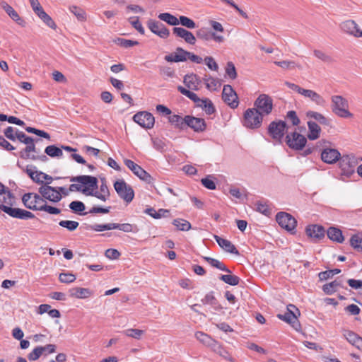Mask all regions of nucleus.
<instances>
[{
  "instance_id": "nucleus-1",
  "label": "nucleus",
  "mask_w": 362,
  "mask_h": 362,
  "mask_svg": "<svg viewBox=\"0 0 362 362\" xmlns=\"http://www.w3.org/2000/svg\"><path fill=\"white\" fill-rule=\"evenodd\" d=\"M69 180L74 182L69 185L71 192H82L86 196L95 197L103 202L109 200L110 197V192L105 180L102 181L99 191L96 190L98 188V181L95 177L78 175L71 177Z\"/></svg>"
},
{
  "instance_id": "nucleus-2",
  "label": "nucleus",
  "mask_w": 362,
  "mask_h": 362,
  "mask_svg": "<svg viewBox=\"0 0 362 362\" xmlns=\"http://www.w3.org/2000/svg\"><path fill=\"white\" fill-rule=\"evenodd\" d=\"M15 198L8 187H5L3 191L0 192V211H2L12 218L21 220H28L35 218V216L32 212L20 209L12 208Z\"/></svg>"
},
{
  "instance_id": "nucleus-3",
  "label": "nucleus",
  "mask_w": 362,
  "mask_h": 362,
  "mask_svg": "<svg viewBox=\"0 0 362 362\" xmlns=\"http://www.w3.org/2000/svg\"><path fill=\"white\" fill-rule=\"evenodd\" d=\"M264 116L260 113L258 110L252 108L247 109L243 118V125L250 129H259L262 124Z\"/></svg>"
},
{
  "instance_id": "nucleus-4",
  "label": "nucleus",
  "mask_w": 362,
  "mask_h": 362,
  "mask_svg": "<svg viewBox=\"0 0 362 362\" xmlns=\"http://www.w3.org/2000/svg\"><path fill=\"white\" fill-rule=\"evenodd\" d=\"M332 110L339 117L349 118L353 115L349 111L348 101L341 95H333L331 98Z\"/></svg>"
},
{
  "instance_id": "nucleus-5",
  "label": "nucleus",
  "mask_w": 362,
  "mask_h": 362,
  "mask_svg": "<svg viewBox=\"0 0 362 362\" xmlns=\"http://www.w3.org/2000/svg\"><path fill=\"white\" fill-rule=\"evenodd\" d=\"M341 175L346 177H350L355 172V168L358 164V160L354 155H344L339 160Z\"/></svg>"
},
{
  "instance_id": "nucleus-6",
  "label": "nucleus",
  "mask_w": 362,
  "mask_h": 362,
  "mask_svg": "<svg viewBox=\"0 0 362 362\" xmlns=\"http://www.w3.org/2000/svg\"><path fill=\"white\" fill-rule=\"evenodd\" d=\"M45 201L41 194L33 192L25 193L22 197L24 206L33 211H40Z\"/></svg>"
},
{
  "instance_id": "nucleus-7",
  "label": "nucleus",
  "mask_w": 362,
  "mask_h": 362,
  "mask_svg": "<svg viewBox=\"0 0 362 362\" xmlns=\"http://www.w3.org/2000/svg\"><path fill=\"white\" fill-rule=\"evenodd\" d=\"M254 108L258 110L264 117L269 115L273 109V100L267 94H260L254 103Z\"/></svg>"
},
{
  "instance_id": "nucleus-8",
  "label": "nucleus",
  "mask_w": 362,
  "mask_h": 362,
  "mask_svg": "<svg viewBox=\"0 0 362 362\" xmlns=\"http://www.w3.org/2000/svg\"><path fill=\"white\" fill-rule=\"evenodd\" d=\"M114 188L120 198L127 203L131 202L134 197L132 187L127 185L124 180H117L114 183Z\"/></svg>"
},
{
  "instance_id": "nucleus-9",
  "label": "nucleus",
  "mask_w": 362,
  "mask_h": 362,
  "mask_svg": "<svg viewBox=\"0 0 362 362\" xmlns=\"http://www.w3.org/2000/svg\"><path fill=\"white\" fill-rule=\"evenodd\" d=\"M286 143L290 148L300 151L305 146L307 139L300 133L294 132L286 135Z\"/></svg>"
},
{
  "instance_id": "nucleus-10",
  "label": "nucleus",
  "mask_w": 362,
  "mask_h": 362,
  "mask_svg": "<svg viewBox=\"0 0 362 362\" xmlns=\"http://www.w3.org/2000/svg\"><path fill=\"white\" fill-rule=\"evenodd\" d=\"M124 163L125 165L141 180L148 184L153 182V179L151 175L132 160L125 159Z\"/></svg>"
},
{
  "instance_id": "nucleus-11",
  "label": "nucleus",
  "mask_w": 362,
  "mask_h": 362,
  "mask_svg": "<svg viewBox=\"0 0 362 362\" xmlns=\"http://www.w3.org/2000/svg\"><path fill=\"white\" fill-rule=\"evenodd\" d=\"M288 126L284 121L272 122L268 127V132L274 139L281 141L285 132L287 131Z\"/></svg>"
},
{
  "instance_id": "nucleus-12",
  "label": "nucleus",
  "mask_w": 362,
  "mask_h": 362,
  "mask_svg": "<svg viewBox=\"0 0 362 362\" xmlns=\"http://www.w3.org/2000/svg\"><path fill=\"white\" fill-rule=\"evenodd\" d=\"M276 220L279 225L288 231L295 230L297 221L294 217L286 212H279L276 215Z\"/></svg>"
},
{
  "instance_id": "nucleus-13",
  "label": "nucleus",
  "mask_w": 362,
  "mask_h": 362,
  "mask_svg": "<svg viewBox=\"0 0 362 362\" xmlns=\"http://www.w3.org/2000/svg\"><path fill=\"white\" fill-rule=\"evenodd\" d=\"M133 120L139 126L145 129L153 128L155 119L153 115L150 112L143 111L135 114L133 117Z\"/></svg>"
},
{
  "instance_id": "nucleus-14",
  "label": "nucleus",
  "mask_w": 362,
  "mask_h": 362,
  "mask_svg": "<svg viewBox=\"0 0 362 362\" xmlns=\"http://www.w3.org/2000/svg\"><path fill=\"white\" fill-rule=\"evenodd\" d=\"M39 193L42 195L44 199L49 200L52 202H59L62 196L60 194V192L57 190L56 187H51L49 185H42L39 188Z\"/></svg>"
},
{
  "instance_id": "nucleus-15",
  "label": "nucleus",
  "mask_w": 362,
  "mask_h": 362,
  "mask_svg": "<svg viewBox=\"0 0 362 362\" xmlns=\"http://www.w3.org/2000/svg\"><path fill=\"white\" fill-rule=\"evenodd\" d=\"M26 173L28 176L36 183H43L46 181L45 185H49L53 181V178L47 174L36 170L35 166H28L26 168Z\"/></svg>"
},
{
  "instance_id": "nucleus-16",
  "label": "nucleus",
  "mask_w": 362,
  "mask_h": 362,
  "mask_svg": "<svg viewBox=\"0 0 362 362\" xmlns=\"http://www.w3.org/2000/svg\"><path fill=\"white\" fill-rule=\"evenodd\" d=\"M222 98L230 107L235 108L238 106L239 101L235 91L230 85H225L223 88Z\"/></svg>"
},
{
  "instance_id": "nucleus-17",
  "label": "nucleus",
  "mask_w": 362,
  "mask_h": 362,
  "mask_svg": "<svg viewBox=\"0 0 362 362\" xmlns=\"http://www.w3.org/2000/svg\"><path fill=\"white\" fill-rule=\"evenodd\" d=\"M296 313L300 314L298 309L294 305L290 304L287 306V312L284 314H279L277 317L280 320L292 325L296 329V325H298Z\"/></svg>"
},
{
  "instance_id": "nucleus-18",
  "label": "nucleus",
  "mask_w": 362,
  "mask_h": 362,
  "mask_svg": "<svg viewBox=\"0 0 362 362\" xmlns=\"http://www.w3.org/2000/svg\"><path fill=\"white\" fill-rule=\"evenodd\" d=\"M147 26L153 33L157 35L160 38L165 39L170 35L169 30L159 21L149 20L147 23Z\"/></svg>"
},
{
  "instance_id": "nucleus-19",
  "label": "nucleus",
  "mask_w": 362,
  "mask_h": 362,
  "mask_svg": "<svg viewBox=\"0 0 362 362\" xmlns=\"http://www.w3.org/2000/svg\"><path fill=\"white\" fill-rule=\"evenodd\" d=\"M341 153L336 148L325 147L321 152L322 160L327 164H334L339 160Z\"/></svg>"
},
{
  "instance_id": "nucleus-20",
  "label": "nucleus",
  "mask_w": 362,
  "mask_h": 362,
  "mask_svg": "<svg viewBox=\"0 0 362 362\" xmlns=\"http://www.w3.org/2000/svg\"><path fill=\"white\" fill-rule=\"evenodd\" d=\"M341 28L349 35L355 37H362V30L354 21L348 20L344 21L341 24Z\"/></svg>"
},
{
  "instance_id": "nucleus-21",
  "label": "nucleus",
  "mask_w": 362,
  "mask_h": 362,
  "mask_svg": "<svg viewBox=\"0 0 362 362\" xmlns=\"http://www.w3.org/2000/svg\"><path fill=\"white\" fill-rule=\"evenodd\" d=\"M197 37L204 41H210L211 40H214L216 42H223L224 41V37L223 35H220L216 34L214 32H211L209 29L206 28H202L197 31L196 33Z\"/></svg>"
},
{
  "instance_id": "nucleus-22",
  "label": "nucleus",
  "mask_w": 362,
  "mask_h": 362,
  "mask_svg": "<svg viewBox=\"0 0 362 362\" xmlns=\"http://www.w3.org/2000/svg\"><path fill=\"white\" fill-rule=\"evenodd\" d=\"M185 126L190 127L196 132H202L206 127V124L204 119L190 115L185 116Z\"/></svg>"
},
{
  "instance_id": "nucleus-23",
  "label": "nucleus",
  "mask_w": 362,
  "mask_h": 362,
  "mask_svg": "<svg viewBox=\"0 0 362 362\" xmlns=\"http://www.w3.org/2000/svg\"><path fill=\"white\" fill-rule=\"evenodd\" d=\"M301 95L305 98H308L311 102L320 107H325L327 103L326 100L321 95L311 89L304 88Z\"/></svg>"
},
{
  "instance_id": "nucleus-24",
  "label": "nucleus",
  "mask_w": 362,
  "mask_h": 362,
  "mask_svg": "<svg viewBox=\"0 0 362 362\" xmlns=\"http://www.w3.org/2000/svg\"><path fill=\"white\" fill-rule=\"evenodd\" d=\"M189 52L182 47H177L175 52L165 57V60L168 62H183L187 60Z\"/></svg>"
},
{
  "instance_id": "nucleus-25",
  "label": "nucleus",
  "mask_w": 362,
  "mask_h": 362,
  "mask_svg": "<svg viewBox=\"0 0 362 362\" xmlns=\"http://www.w3.org/2000/svg\"><path fill=\"white\" fill-rule=\"evenodd\" d=\"M173 33L176 37L183 39L187 44L194 45L196 42V37L194 34L183 28L174 27Z\"/></svg>"
},
{
  "instance_id": "nucleus-26",
  "label": "nucleus",
  "mask_w": 362,
  "mask_h": 362,
  "mask_svg": "<svg viewBox=\"0 0 362 362\" xmlns=\"http://www.w3.org/2000/svg\"><path fill=\"white\" fill-rule=\"evenodd\" d=\"M1 6L13 21L22 27L25 26V21L19 16L18 13L12 6L8 4L6 1H2L1 3Z\"/></svg>"
},
{
  "instance_id": "nucleus-27",
  "label": "nucleus",
  "mask_w": 362,
  "mask_h": 362,
  "mask_svg": "<svg viewBox=\"0 0 362 362\" xmlns=\"http://www.w3.org/2000/svg\"><path fill=\"white\" fill-rule=\"evenodd\" d=\"M214 239L218 245L226 252L238 255L239 252L236 249L235 246L228 240L222 238L218 235H214Z\"/></svg>"
},
{
  "instance_id": "nucleus-28",
  "label": "nucleus",
  "mask_w": 362,
  "mask_h": 362,
  "mask_svg": "<svg viewBox=\"0 0 362 362\" xmlns=\"http://www.w3.org/2000/svg\"><path fill=\"white\" fill-rule=\"evenodd\" d=\"M305 232L308 236L320 240L325 237V228L319 225H310L307 226Z\"/></svg>"
},
{
  "instance_id": "nucleus-29",
  "label": "nucleus",
  "mask_w": 362,
  "mask_h": 362,
  "mask_svg": "<svg viewBox=\"0 0 362 362\" xmlns=\"http://www.w3.org/2000/svg\"><path fill=\"white\" fill-rule=\"evenodd\" d=\"M70 296L78 299H85L93 295V291L87 288L74 287L69 290Z\"/></svg>"
},
{
  "instance_id": "nucleus-30",
  "label": "nucleus",
  "mask_w": 362,
  "mask_h": 362,
  "mask_svg": "<svg viewBox=\"0 0 362 362\" xmlns=\"http://www.w3.org/2000/svg\"><path fill=\"white\" fill-rule=\"evenodd\" d=\"M307 125L308 127V138L312 141L317 139L321 133V128L319 124L314 121L309 120Z\"/></svg>"
},
{
  "instance_id": "nucleus-31",
  "label": "nucleus",
  "mask_w": 362,
  "mask_h": 362,
  "mask_svg": "<svg viewBox=\"0 0 362 362\" xmlns=\"http://www.w3.org/2000/svg\"><path fill=\"white\" fill-rule=\"evenodd\" d=\"M305 115L308 119H313L319 122L320 124L329 126L330 124L329 119L325 117L322 114L313 110H308L306 112Z\"/></svg>"
},
{
  "instance_id": "nucleus-32",
  "label": "nucleus",
  "mask_w": 362,
  "mask_h": 362,
  "mask_svg": "<svg viewBox=\"0 0 362 362\" xmlns=\"http://www.w3.org/2000/svg\"><path fill=\"white\" fill-rule=\"evenodd\" d=\"M201 301L204 305H209L211 307V308L215 311L221 309V307L219 305L216 298L214 297L213 292L207 293L204 296V298L202 299Z\"/></svg>"
},
{
  "instance_id": "nucleus-33",
  "label": "nucleus",
  "mask_w": 362,
  "mask_h": 362,
  "mask_svg": "<svg viewBox=\"0 0 362 362\" xmlns=\"http://www.w3.org/2000/svg\"><path fill=\"white\" fill-rule=\"evenodd\" d=\"M203 80L206 88L211 91L218 90L221 86V83L218 78L210 76H205Z\"/></svg>"
},
{
  "instance_id": "nucleus-34",
  "label": "nucleus",
  "mask_w": 362,
  "mask_h": 362,
  "mask_svg": "<svg viewBox=\"0 0 362 362\" xmlns=\"http://www.w3.org/2000/svg\"><path fill=\"white\" fill-rule=\"evenodd\" d=\"M183 82L189 89L197 90L199 84V78L196 74H192L186 75L184 77Z\"/></svg>"
},
{
  "instance_id": "nucleus-35",
  "label": "nucleus",
  "mask_w": 362,
  "mask_h": 362,
  "mask_svg": "<svg viewBox=\"0 0 362 362\" xmlns=\"http://www.w3.org/2000/svg\"><path fill=\"white\" fill-rule=\"evenodd\" d=\"M327 237L337 243H341L344 241V236L340 229L330 227L327 231Z\"/></svg>"
},
{
  "instance_id": "nucleus-36",
  "label": "nucleus",
  "mask_w": 362,
  "mask_h": 362,
  "mask_svg": "<svg viewBox=\"0 0 362 362\" xmlns=\"http://www.w3.org/2000/svg\"><path fill=\"white\" fill-rule=\"evenodd\" d=\"M197 106L201 107L209 115L215 112L214 104L209 98L201 99Z\"/></svg>"
},
{
  "instance_id": "nucleus-37",
  "label": "nucleus",
  "mask_w": 362,
  "mask_h": 362,
  "mask_svg": "<svg viewBox=\"0 0 362 362\" xmlns=\"http://www.w3.org/2000/svg\"><path fill=\"white\" fill-rule=\"evenodd\" d=\"M195 337L198 341L206 346H213L216 343V341L209 335L202 332H197L195 333Z\"/></svg>"
},
{
  "instance_id": "nucleus-38",
  "label": "nucleus",
  "mask_w": 362,
  "mask_h": 362,
  "mask_svg": "<svg viewBox=\"0 0 362 362\" xmlns=\"http://www.w3.org/2000/svg\"><path fill=\"white\" fill-rule=\"evenodd\" d=\"M340 287H341V281L334 280L329 284H325L322 287V290L326 294L332 295V293L336 292Z\"/></svg>"
},
{
  "instance_id": "nucleus-39",
  "label": "nucleus",
  "mask_w": 362,
  "mask_h": 362,
  "mask_svg": "<svg viewBox=\"0 0 362 362\" xmlns=\"http://www.w3.org/2000/svg\"><path fill=\"white\" fill-rule=\"evenodd\" d=\"M346 339L352 345L358 346L362 342V339L356 333L349 330H345L343 334Z\"/></svg>"
},
{
  "instance_id": "nucleus-40",
  "label": "nucleus",
  "mask_w": 362,
  "mask_h": 362,
  "mask_svg": "<svg viewBox=\"0 0 362 362\" xmlns=\"http://www.w3.org/2000/svg\"><path fill=\"white\" fill-rule=\"evenodd\" d=\"M158 17L160 21L165 22L170 25L176 26L179 25V18L170 13H161Z\"/></svg>"
},
{
  "instance_id": "nucleus-41",
  "label": "nucleus",
  "mask_w": 362,
  "mask_h": 362,
  "mask_svg": "<svg viewBox=\"0 0 362 362\" xmlns=\"http://www.w3.org/2000/svg\"><path fill=\"white\" fill-rule=\"evenodd\" d=\"M204 259L211 266L218 269L219 270L226 272L227 273H231V271L221 262L219 260L209 257H205Z\"/></svg>"
},
{
  "instance_id": "nucleus-42",
  "label": "nucleus",
  "mask_w": 362,
  "mask_h": 362,
  "mask_svg": "<svg viewBox=\"0 0 362 362\" xmlns=\"http://www.w3.org/2000/svg\"><path fill=\"white\" fill-rule=\"evenodd\" d=\"M45 153L52 158H60L63 156L62 149L54 145H50L45 148Z\"/></svg>"
},
{
  "instance_id": "nucleus-43",
  "label": "nucleus",
  "mask_w": 362,
  "mask_h": 362,
  "mask_svg": "<svg viewBox=\"0 0 362 362\" xmlns=\"http://www.w3.org/2000/svg\"><path fill=\"white\" fill-rule=\"evenodd\" d=\"M37 16L50 28L55 30L57 25L52 18L44 11H41Z\"/></svg>"
},
{
  "instance_id": "nucleus-44",
  "label": "nucleus",
  "mask_w": 362,
  "mask_h": 362,
  "mask_svg": "<svg viewBox=\"0 0 362 362\" xmlns=\"http://www.w3.org/2000/svg\"><path fill=\"white\" fill-rule=\"evenodd\" d=\"M274 64L285 70L293 69L295 68L301 69V66L294 61L284 60L274 62Z\"/></svg>"
},
{
  "instance_id": "nucleus-45",
  "label": "nucleus",
  "mask_w": 362,
  "mask_h": 362,
  "mask_svg": "<svg viewBox=\"0 0 362 362\" xmlns=\"http://www.w3.org/2000/svg\"><path fill=\"white\" fill-rule=\"evenodd\" d=\"M69 207L74 213L79 214L81 215H86L88 214V213L82 214V211H83L85 210L86 206H85V204H83V202H82L81 201L71 202L69 204Z\"/></svg>"
},
{
  "instance_id": "nucleus-46",
  "label": "nucleus",
  "mask_w": 362,
  "mask_h": 362,
  "mask_svg": "<svg viewBox=\"0 0 362 362\" xmlns=\"http://www.w3.org/2000/svg\"><path fill=\"white\" fill-rule=\"evenodd\" d=\"M219 279L230 286H237L240 282V278L233 274H222L220 276Z\"/></svg>"
},
{
  "instance_id": "nucleus-47",
  "label": "nucleus",
  "mask_w": 362,
  "mask_h": 362,
  "mask_svg": "<svg viewBox=\"0 0 362 362\" xmlns=\"http://www.w3.org/2000/svg\"><path fill=\"white\" fill-rule=\"evenodd\" d=\"M173 224L180 230L187 231L191 228V224L189 221L182 219L176 218L173 220Z\"/></svg>"
},
{
  "instance_id": "nucleus-48",
  "label": "nucleus",
  "mask_w": 362,
  "mask_h": 362,
  "mask_svg": "<svg viewBox=\"0 0 362 362\" xmlns=\"http://www.w3.org/2000/svg\"><path fill=\"white\" fill-rule=\"evenodd\" d=\"M69 10L78 18V20L81 21H83L86 20V14L83 8L76 6H69Z\"/></svg>"
},
{
  "instance_id": "nucleus-49",
  "label": "nucleus",
  "mask_w": 362,
  "mask_h": 362,
  "mask_svg": "<svg viewBox=\"0 0 362 362\" xmlns=\"http://www.w3.org/2000/svg\"><path fill=\"white\" fill-rule=\"evenodd\" d=\"M169 121L172 124H173L180 129H183L186 124H185V117H182L181 116L177 115H171L169 117Z\"/></svg>"
},
{
  "instance_id": "nucleus-50",
  "label": "nucleus",
  "mask_w": 362,
  "mask_h": 362,
  "mask_svg": "<svg viewBox=\"0 0 362 362\" xmlns=\"http://www.w3.org/2000/svg\"><path fill=\"white\" fill-rule=\"evenodd\" d=\"M256 210L264 215H269L271 211V209L268 204V202L258 201L255 204Z\"/></svg>"
},
{
  "instance_id": "nucleus-51",
  "label": "nucleus",
  "mask_w": 362,
  "mask_h": 362,
  "mask_svg": "<svg viewBox=\"0 0 362 362\" xmlns=\"http://www.w3.org/2000/svg\"><path fill=\"white\" fill-rule=\"evenodd\" d=\"M178 22L179 24L188 29H194L197 27L195 22L192 19L185 16H180Z\"/></svg>"
},
{
  "instance_id": "nucleus-52",
  "label": "nucleus",
  "mask_w": 362,
  "mask_h": 362,
  "mask_svg": "<svg viewBox=\"0 0 362 362\" xmlns=\"http://www.w3.org/2000/svg\"><path fill=\"white\" fill-rule=\"evenodd\" d=\"M351 245L358 250H362V235L355 234L350 239Z\"/></svg>"
},
{
  "instance_id": "nucleus-53",
  "label": "nucleus",
  "mask_w": 362,
  "mask_h": 362,
  "mask_svg": "<svg viewBox=\"0 0 362 362\" xmlns=\"http://www.w3.org/2000/svg\"><path fill=\"white\" fill-rule=\"evenodd\" d=\"M42 349L41 348V346H35L33 350L32 351H30L27 357H28V359L30 361H37V359H39L41 356H42Z\"/></svg>"
},
{
  "instance_id": "nucleus-54",
  "label": "nucleus",
  "mask_w": 362,
  "mask_h": 362,
  "mask_svg": "<svg viewBox=\"0 0 362 362\" xmlns=\"http://www.w3.org/2000/svg\"><path fill=\"white\" fill-rule=\"evenodd\" d=\"M59 225L69 231H74L78 228L79 223L75 221L62 220L59 222Z\"/></svg>"
},
{
  "instance_id": "nucleus-55",
  "label": "nucleus",
  "mask_w": 362,
  "mask_h": 362,
  "mask_svg": "<svg viewBox=\"0 0 362 362\" xmlns=\"http://www.w3.org/2000/svg\"><path fill=\"white\" fill-rule=\"evenodd\" d=\"M201 182L206 189L214 190L216 188V185L211 175H208L207 177L202 178L201 180Z\"/></svg>"
},
{
  "instance_id": "nucleus-56",
  "label": "nucleus",
  "mask_w": 362,
  "mask_h": 362,
  "mask_svg": "<svg viewBox=\"0 0 362 362\" xmlns=\"http://www.w3.org/2000/svg\"><path fill=\"white\" fill-rule=\"evenodd\" d=\"M341 272L339 269H334L330 270H327L325 272H320L319 274V277L321 280H327L329 278H332L336 274H338Z\"/></svg>"
},
{
  "instance_id": "nucleus-57",
  "label": "nucleus",
  "mask_w": 362,
  "mask_h": 362,
  "mask_svg": "<svg viewBox=\"0 0 362 362\" xmlns=\"http://www.w3.org/2000/svg\"><path fill=\"white\" fill-rule=\"evenodd\" d=\"M123 333L127 337L139 339L141 336L143 334L144 331L138 329H127L123 331Z\"/></svg>"
},
{
  "instance_id": "nucleus-58",
  "label": "nucleus",
  "mask_w": 362,
  "mask_h": 362,
  "mask_svg": "<svg viewBox=\"0 0 362 362\" xmlns=\"http://www.w3.org/2000/svg\"><path fill=\"white\" fill-rule=\"evenodd\" d=\"M116 42L117 45H119V46L124 47V48L131 47L137 45L139 44L138 41L127 40V39H124V38H118L116 40Z\"/></svg>"
},
{
  "instance_id": "nucleus-59",
  "label": "nucleus",
  "mask_w": 362,
  "mask_h": 362,
  "mask_svg": "<svg viewBox=\"0 0 362 362\" xmlns=\"http://www.w3.org/2000/svg\"><path fill=\"white\" fill-rule=\"evenodd\" d=\"M129 22L132 26L141 34H144V28L139 20V17L134 16L129 18Z\"/></svg>"
},
{
  "instance_id": "nucleus-60",
  "label": "nucleus",
  "mask_w": 362,
  "mask_h": 362,
  "mask_svg": "<svg viewBox=\"0 0 362 362\" xmlns=\"http://www.w3.org/2000/svg\"><path fill=\"white\" fill-rule=\"evenodd\" d=\"M226 74L230 78L235 79L237 77V72L233 62H229L227 63L226 67Z\"/></svg>"
},
{
  "instance_id": "nucleus-61",
  "label": "nucleus",
  "mask_w": 362,
  "mask_h": 362,
  "mask_svg": "<svg viewBox=\"0 0 362 362\" xmlns=\"http://www.w3.org/2000/svg\"><path fill=\"white\" fill-rule=\"evenodd\" d=\"M76 276L71 273H61L59 279L62 283L69 284L76 280Z\"/></svg>"
},
{
  "instance_id": "nucleus-62",
  "label": "nucleus",
  "mask_w": 362,
  "mask_h": 362,
  "mask_svg": "<svg viewBox=\"0 0 362 362\" xmlns=\"http://www.w3.org/2000/svg\"><path fill=\"white\" fill-rule=\"evenodd\" d=\"M40 211H43L49 214H54V215L59 214L61 212V210L59 209L52 206L47 205L46 201H45L42 206L41 207Z\"/></svg>"
},
{
  "instance_id": "nucleus-63",
  "label": "nucleus",
  "mask_w": 362,
  "mask_h": 362,
  "mask_svg": "<svg viewBox=\"0 0 362 362\" xmlns=\"http://www.w3.org/2000/svg\"><path fill=\"white\" fill-rule=\"evenodd\" d=\"M42 354L43 356L46 357L49 354H52L56 351L57 346L55 344H49L45 346H41Z\"/></svg>"
},
{
  "instance_id": "nucleus-64",
  "label": "nucleus",
  "mask_w": 362,
  "mask_h": 362,
  "mask_svg": "<svg viewBox=\"0 0 362 362\" xmlns=\"http://www.w3.org/2000/svg\"><path fill=\"white\" fill-rule=\"evenodd\" d=\"M203 61L209 69L216 71H218V66L212 57H206Z\"/></svg>"
}]
</instances>
